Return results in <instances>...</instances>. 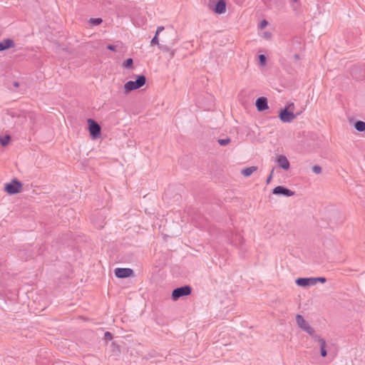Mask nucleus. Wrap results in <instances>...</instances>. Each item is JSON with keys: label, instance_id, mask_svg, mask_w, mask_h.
<instances>
[{"label": "nucleus", "instance_id": "f257e3e1", "mask_svg": "<svg viewBox=\"0 0 365 365\" xmlns=\"http://www.w3.org/2000/svg\"><path fill=\"white\" fill-rule=\"evenodd\" d=\"M146 78L143 75H140L135 81H129L124 85L125 93H128L132 91L140 88L145 84Z\"/></svg>", "mask_w": 365, "mask_h": 365}, {"label": "nucleus", "instance_id": "f03ea898", "mask_svg": "<svg viewBox=\"0 0 365 365\" xmlns=\"http://www.w3.org/2000/svg\"><path fill=\"white\" fill-rule=\"evenodd\" d=\"M296 322L297 326L310 336H314V329L310 326L308 322L301 314H297Z\"/></svg>", "mask_w": 365, "mask_h": 365}, {"label": "nucleus", "instance_id": "7ed1b4c3", "mask_svg": "<svg viewBox=\"0 0 365 365\" xmlns=\"http://www.w3.org/2000/svg\"><path fill=\"white\" fill-rule=\"evenodd\" d=\"M191 287L188 285H185L175 289L172 292V299L175 301L182 297H185L191 293Z\"/></svg>", "mask_w": 365, "mask_h": 365}, {"label": "nucleus", "instance_id": "20e7f679", "mask_svg": "<svg viewBox=\"0 0 365 365\" xmlns=\"http://www.w3.org/2000/svg\"><path fill=\"white\" fill-rule=\"evenodd\" d=\"M298 114H294L293 111L284 108L279 110V118L282 123H291L297 118Z\"/></svg>", "mask_w": 365, "mask_h": 365}, {"label": "nucleus", "instance_id": "39448f33", "mask_svg": "<svg viewBox=\"0 0 365 365\" xmlns=\"http://www.w3.org/2000/svg\"><path fill=\"white\" fill-rule=\"evenodd\" d=\"M22 184L17 180L14 179L10 183L5 185V191L10 195H14L20 192Z\"/></svg>", "mask_w": 365, "mask_h": 365}, {"label": "nucleus", "instance_id": "423d86ee", "mask_svg": "<svg viewBox=\"0 0 365 365\" xmlns=\"http://www.w3.org/2000/svg\"><path fill=\"white\" fill-rule=\"evenodd\" d=\"M88 123L89 125V131L91 135L93 138H96L101 135V127L100 125L93 119L89 118L88 120Z\"/></svg>", "mask_w": 365, "mask_h": 365}, {"label": "nucleus", "instance_id": "0eeeda50", "mask_svg": "<svg viewBox=\"0 0 365 365\" xmlns=\"http://www.w3.org/2000/svg\"><path fill=\"white\" fill-rule=\"evenodd\" d=\"M133 274V270L130 268H116L115 269V275L118 278H126Z\"/></svg>", "mask_w": 365, "mask_h": 365}, {"label": "nucleus", "instance_id": "6e6552de", "mask_svg": "<svg viewBox=\"0 0 365 365\" xmlns=\"http://www.w3.org/2000/svg\"><path fill=\"white\" fill-rule=\"evenodd\" d=\"M272 193L274 195H281L287 197H291L294 195V192L282 186L275 187L272 190Z\"/></svg>", "mask_w": 365, "mask_h": 365}, {"label": "nucleus", "instance_id": "1a4fd4ad", "mask_svg": "<svg viewBox=\"0 0 365 365\" xmlns=\"http://www.w3.org/2000/svg\"><path fill=\"white\" fill-rule=\"evenodd\" d=\"M276 163L279 168L285 170H287L290 167L287 158L284 155H278L276 158Z\"/></svg>", "mask_w": 365, "mask_h": 365}, {"label": "nucleus", "instance_id": "9d476101", "mask_svg": "<svg viewBox=\"0 0 365 365\" xmlns=\"http://www.w3.org/2000/svg\"><path fill=\"white\" fill-rule=\"evenodd\" d=\"M314 280V277L309 278H298L296 279V284L300 287H308L312 285H315Z\"/></svg>", "mask_w": 365, "mask_h": 365}, {"label": "nucleus", "instance_id": "9b49d317", "mask_svg": "<svg viewBox=\"0 0 365 365\" xmlns=\"http://www.w3.org/2000/svg\"><path fill=\"white\" fill-rule=\"evenodd\" d=\"M255 106L259 111H262L268 108L267 100L264 97L258 98L256 101Z\"/></svg>", "mask_w": 365, "mask_h": 365}, {"label": "nucleus", "instance_id": "f8f14e48", "mask_svg": "<svg viewBox=\"0 0 365 365\" xmlns=\"http://www.w3.org/2000/svg\"><path fill=\"white\" fill-rule=\"evenodd\" d=\"M213 11L218 14H224L226 11V4L224 0L217 1Z\"/></svg>", "mask_w": 365, "mask_h": 365}, {"label": "nucleus", "instance_id": "ddd939ff", "mask_svg": "<svg viewBox=\"0 0 365 365\" xmlns=\"http://www.w3.org/2000/svg\"><path fill=\"white\" fill-rule=\"evenodd\" d=\"M257 170V168L256 166H251L246 168L243 170H242L241 173L245 176L248 177L251 175L254 172H255Z\"/></svg>", "mask_w": 365, "mask_h": 365}, {"label": "nucleus", "instance_id": "4468645a", "mask_svg": "<svg viewBox=\"0 0 365 365\" xmlns=\"http://www.w3.org/2000/svg\"><path fill=\"white\" fill-rule=\"evenodd\" d=\"M1 43L3 44L4 50L13 48L15 46L14 41L11 38L4 39L1 41Z\"/></svg>", "mask_w": 365, "mask_h": 365}, {"label": "nucleus", "instance_id": "2eb2a0df", "mask_svg": "<svg viewBox=\"0 0 365 365\" xmlns=\"http://www.w3.org/2000/svg\"><path fill=\"white\" fill-rule=\"evenodd\" d=\"M319 342L320 343V353L322 356H326L327 354L326 350V341L323 339H319Z\"/></svg>", "mask_w": 365, "mask_h": 365}, {"label": "nucleus", "instance_id": "dca6fc26", "mask_svg": "<svg viewBox=\"0 0 365 365\" xmlns=\"http://www.w3.org/2000/svg\"><path fill=\"white\" fill-rule=\"evenodd\" d=\"M354 128L358 131H365V122L361 120L356 121L355 123Z\"/></svg>", "mask_w": 365, "mask_h": 365}, {"label": "nucleus", "instance_id": "f3484780", "mask_svg": "<svg viewBox=\"0 0 365 365\" xmlns=\"http://www.w3.org/2000/svg\"><path fill=\"white\" fill-rule=\"evenodd\" d=\"M158 36L155 35L154 36V37L152 38L151 41H150V45L153 46V45H158L159 48L160 49H163V46L159 43V41H158Z\"/></svg>", "mask_w": 365, "mask_h": 365}, {"label": "nucleus", "instance_id": "a211bd4d", "mask_svg": "<svg viewBox=\"0 0 365 365\" xmlns=\"http://www.w3.org/2000/svg\"><path fill=\"white\" fill-rule=\"evenodd\" d=\"M291 6L294 11H298L299 8V0H291Z\"/></svg>", "mask_w": 365, "mask_h": 365}, {"label": "nucleus", "instance_id": "6ab92c4d", "mask_svg": "<svg viewBox=\"0 0 365 365\" xmlns=\"http://www.w3.org/2000/svg\"><path fill=\"white\" fill-rule=\"evenodd\" d=\"M10 140V136L6 135L4 137H0V143L1 145L5 146L6 145Z\"/></svg>", "mask_w": 365, "mask_h": 365}, {"label": "nucleus", "instance_id": "aec40b11", "mask_svg": "<svg viewBox=\"0 0 365 365\" xmlns=\"http://www.w3.org/2000/svg\"><path fill=\"white\" fill-rule=\"evenodd\" d=\"M89 22L93 25L97 26L102 23V19L100 18L91 19Z\"/></svg>", "mask_w": 365, "mask_h": 365}, {"label": "nucleus", "instance_id": "412c9836", "mask_svg": "<svg viewBox=\"0 0 365 365\" xmlns=\"http://www.w3.org/2000/svg\"><path fill=\"white\" fill-rule=\"evenodd\" d=\"M133 63V59L129 58L123 63V67L125 68H129L132 66Z\"/></svg>", "mask_w": 365, "mask_h": 365}, {"label": "nucleus", "instance_id": "4be33fe9", "mask_svg": "<svg viewBox=\"0 0 365 365\" xmlns=\"http://www.w3.org/2000/svg\"><path fill=\"white\" fill-rule=\"evenodd\" d=\"M230 138H229L218 140L219 144L222 146L227 145L228 143H230Z\"/></svg>", "mask_w": 365, "mask_h": 365}, {"label": "nucleus", "instance_id": "5701e85b", "mask_svg": "<svg viewBox=\"0 0 365 365\" xmlns=\"http://www.w3.org/2000/svg\"><path fill=\"white\" fill-rule=\"evenodd\" d=\"M312 171L315 173V174H320L322 173V168L319 166V165H314L312 167Z\"/></svg>", "mask_w": 365, "mask_h": 365}, {"label": "nucleus", "instance_id": "b1692460", "mask_svg": "<svg viewBox=\"0 0 365 365\" xmlns=\"http://www.w3.org/2000/svg\"><path fill=\"white\" fill-rule=\"evenodd\" d=\"M259 63L262 66H264L265 65L266 63V57L263 54H261L259 56Z\"/></svg>", "mask_w": 365, "mask_h": 365}, {"label": "nucleus", "instance_id": "393cba45", "mask_svg": "<svg viewBox=\"0 0 365 365\" xmlns=\"http://www.w3.org/2000/svg\"><path fill=\"white\" fill-rule=\"evenodd\" d=\"M314 284H316L317 282L324 283L326 282V278L324 277H314Z\"/></svg>", "mask_w": 365, "mask_h": 365}, {"label": "nucleus", "instance_id": "a878e982", "mask_svg": "<svg viewBox=\"0 0 365 365\" xmlns=\"http://www.w3.org/2000/svg\"><path fill=\"white\" fill-rule=\"evenodd\" d=\"M104 337H105V339H106V340L112 339V335L109 331L105 332Z\"/></svg>", "mask_w": 365, "mask_h": 365}, {"label": "nucleus", "instance_id": "bb28decb", "mask_svg": "<svg viewBox=\"0 0 365 365\" xmlns=\"http://www.w3.org/2000/svg\"><path fill=\"white\" fill-rule=\"evenodd\" d=\"M267 25V21L266 20H262L259 24V28L261 29H264Z\"/></svg>", "mask_w": 365, "mask_h": 365}, {"label": "nucleus", "instance_id": "cd10ccee", "mask_svg": "<svg viewBox=\"0 0 365 365\" xmlns=\"http://www.w3.org/2000/svg\"><path fill=\"white\" fill-rule=\"evenodd\" d=\"M273 173H274V169L272 170L271 171V173L269 174V175L268 176L267 179V184H269L272 179V175H273Z\"/></svg>", "mask_w": 365, "mask_h": 365}, {"label": "nucleus", "instance_id": "c85d7f7f", "mask_svg": "<svg viewBox=\"0 0 365 365\" xmlns=\"http://www.w3.org/2000/svg\"><path fill=\"white\" fill-rule=\"evenodd\" d=\"M163 30H164V26H158V27L157 28V30H156V32H155V35L158 36V35H159V34H160L161 31H163Z\"/></svg>", "mask_w": 365, "mask_h": 365}, {"label": "nucleus", "instance_id": "c756f323", "mask_svg": "<svg viewBox=\"0 0 365 365\" xmlns=\"http://www.w3.org/2000/svg\"><path fill=\"white\" fill-rule=\"evenodd\" d=\"M294 105L293 103L288 104L284 108H287V110H291L294 109Z\"/></svg>", "mask_w": 365, "mask_h": 365}, {"label": "nucleus", "instance_id": "7c9ffc66", "mask_svg": "<svg viewBox=\"0 0 365 365\" xmlns=\"http://www.w3.org/2000/svg\"><path fill=\"white\" fill-rule=\"evenodd\" d=\"M107 48L108 50H110V51H115V46L111 45V44L108 45Z\"/></svg>", "mask_w": 365, "mask_h": 365}, {"label": "nucleus", "instance_id": "2f4dec72", "mask_svg": "<svg viewBox=\"0 0 365 365\" xmlns=\"http://www.w3.org/2000/svg\"><path fill=\"white\" fill-rule=\"evenodd\" d=\"M315 341H319V339H321L319 335L315 334V331L314 332V336H311Z\"/></svg>", "mask_w": 365, "mask_h": 365}, {"label": "nucleus", "instance_id": "473e14b6", "mask_svg": "<svg viewBox=\"0 0 365 365\" xmlns=\"http://www.w3.org/2000/svg\"><path fill=\"white\" fill-rule=\"evenodd\" d=\"M294 60L298 61L299 59V54H294Z\"/></svg>", "mask_w": 365, "mask_h": 365}, {"label": "nucleus", "instance_id": "72a5a7b5", "mask_svg": "<svg viewBox=\"0 0 365 365\" xmlns=\"http://www.w3.org/2000/svg\"><path fill=\"white\" fill-rule=\"evenodd\" d=\"M237 4H240L243 2L244 0H234Z\"/></svg>", "mask_w": 365, "mask_h": 365}, {"label": "nucleus", "instance_id": "f704fd0d", "mask_svg": "<svg viewBox=\"0 0 365 365\" xmlns=\"http://www.w3.org/2000/svg\"><path fill=\"white\" fill-rule=\"evenodd\" d=\"M4 46H3V44L1 43V41L0 42V51H4Z\"/></svg>", "mask_w": 365, "mask_h": 365}]
</instances>
